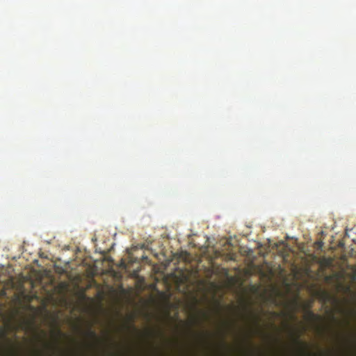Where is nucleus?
<instances>
[{"instance_id": "nucleus-1", "label": "nucleus", "mask_w": 356, "mask_h": 356, "mask_svg": "<svg viewBox=\"0 0 356 356\" xmlns=\"http://www.w3.org/2000/svg\"><path fill=\"white\" fill-rule=\"evenodd\" d=\"M294 341L300 346V352L303 355H308L309 353L307 351V344L301 341L300 339V334L296 336L294 339Z\"/></svg>"}, {"instance_id": "nucleus-2", "label": "nucleus", "mask_w": 356, "mask_h": 356, "mask_svg": "<svg viewBox=\"0 0 356 356\" xmlns=\"http://www.w3.org/2000/svg\"><path fill=\"white\" fill-rule=\"evenodd\" d=\"M307 319L311 321H316L319 318V316L316 315L314 312L312 311H308L306 314Z\"/></svg>"}, {"instance_id": "nucleus-3", "label": "nucleus", "mask_w": 356, "mask_h": 356, "mask_svg": "<svg viewBox=\"0 0 356 356\" xmlns=\"http://www.w3.org/2000/svg\"><path fill=\"white\" fill-rule=\"evenodd\" d=\"M87 334L89 337L92 338L95 341H97L99 340L95 332L92 330L91 329H89L87 332Z\"/></svg>"}, {"instance_id": "nucleus-4", "label": "nucleus", "mask_w": 356, "mask_h": 356, "mask_svg": "<svg viewBox=\"0 0 356 356\" xmlns=\"http://www.w3.org/2000/svg\"><path fill=\"white\" fill-rule=\"evenodd\" d=\"M57 334H58V337H62L63 335V332L60 330H57Z\"/></svg>"}, {"instance_id": "nucleus-5", "label": "nucleus", "mask_w": 356, "mask_h": 356, "mask_svg": "<svg viewBox=\"0 0 356 356\" xmlns=\"http://www.w3.org/2000/svg\"><path fill=\"white\" fill-rule=\"evenodd\" d=\"M143 259L144 261H147V260H148V257H146V256H145H145H143Z\"/></svg>"}, {"instance_id": "nucleus-6", "label": "nucleus", "mask_w": 356, "mask_h": 356, "mask_svg": "<svg viewBox=\"0 0 356 356\" xmlns=\"http://www.w3.org/2000/svg\"><path fill=\"white\" fill-rule=\"evenodd\" d=\"M35 356H42L40 353H36Z\"/></svg>"}]
</instances>
